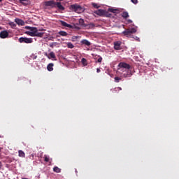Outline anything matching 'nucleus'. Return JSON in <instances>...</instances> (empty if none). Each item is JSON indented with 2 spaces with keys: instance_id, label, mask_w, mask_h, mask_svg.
Listing matches in <instances>:
<instances>
[{
  "instance_id": "1",
  "label": "nucleus",
  "mask_w": 179,
  "mask_h": 179,
  "mask_svg": "<svg viewBox=\"0 0 179 179\" xmlns=\"http://www.w3.org/2000/svg\"><path fill=\"white\" fill-rule=\"evenodd\" d=\"M117 69L123 78H131L134 75L132 67L125 62L119 63Z\"/></svg>"
},
{
  "instance_id": "2",
  "label": "nucleus",
  "mask_w": 179,
  "mask_h": 179,
  "mask_svg": "<svg viewBox=\"0 0 179 179\" xmlns=\"http://www.w3.org/2000/svg\"><path fill=\"white\" fill-rule=\"evenodd\" d=\"M25 29L30 31H27L25 32V34H27L28 36H30L31 37H43L44 36L43 32H38V29H37L36 27H25Z\"/></svg>"
},
{
  "instance_id": "3",
  "label": "nucleus",
  "mask_w": 179,
  "mask_h": 179,
  "mask_svg": "<svg viewBox=\"0 0 179 179\" xmlns=\"http://www.w3.org/2000/svg\"><path fill=\"white\" fill-rule=\"evenodd\" d=\"M134 33H136V29L131 28V29H127L125 31L122 32V34L126 37H132V34Z\"/></svg>"
},
{
  "instance_id": "4",
  "label": "nucleus",
  "mask_w": 179,
  "mask_h": 179,
  "mask_svg": "<svg viewBox=\"0 0 179 179\" xmlns=\"http://www.w3.org/2000/svg\"><path fill=\"white\" fill-rule=\"evenodd\" d=\"M72 10L76 12V13H82L83 12V8L78 4H73L71 6Z\"/></svg>"
},
{
  "instance_id": "5",
  "label": "nucleus",
  "mask_w": 179,
  "mask_h": 179,
  "mask_svg": "<svg viewBox=\"0 0 179 179\" xmlns=\"http://www.w3.org/2000/svg\"><path fill=\"white\" fill-rule=\"evenodd\" d=\"M19 43H25V44H31L33 43V38L21 37L19 38Z\"/></svg>"
},
{
  "instance_id": "6",
  "label": "nucleus",
  "mask_w": 179,
  "mask_h": 179,
  "mask_svg": "<svg viewBox=\"0 0 179 179\" xmlns=\"http://www.w3.org/2000/svg\"><path fill=\"white\" fill-rule=\"evenodd\" d=\"M94 13L98 16H104L106 15V10L103 9H99L98 10H95Z\"/></svg>"
},
{
  "instance_id": "7",
  "label": "nucleus",
  "mask_w": 179,
  "mask_h": 179,
  "mask_svg": "<svg viewBox=\"0 0 179 179\" xmlns=\"http://www.w3.org/2000/svg\"><path fill=\"white\" fill-rule=\"evenodd\" d=\"M54 8H58L59 10H65V7L61 5V2H55Z\"/></svg>"
},
{
  "instance_id": "8",
  "label": "nucleus",
  "mask_w": 179,
  "mask_h": 179,
  "mask_svg": "<svg viewBox=\"0 0 179 179\" xmlns=\"http://www.w3.org/2000/svg\"><path fill=\"white\" fill-rule=\"evenodd\" d=\"M84 27L89 30L90 29H94V27H96V24L93 22H90V24H85Z\"/></svg>"
},
{
  "instance_id": "9",
  "label": "nucleus",
  "mask_w": 179,
  "mask_h": 179,
  "mask_svg": "<svg viewBox=\"0 0 179 179\" xmlns=\"http://www.w3.org/2000/svg\"><path fill=\"white\" fill-rule=\"evenodd\" d=\"M9 36V33L8 31H2L0 33V38H6Z\"/></svg>"
},
{
  "instance_id": "10",
  "label": "nucleus",
  "mask_w": 179,
  "mask_h": 179,
  "mask_svg": "<svg viewBox=\"0 0 179 179\" xmlns=\"http://www.w3.org/2000/svg\"><path fill=\"white\" fill-rule=\"evenodd\" d=\"M121 41H115L114 42V48L115 50H121Z\"/></svg>"
},
{
  "instance_id": "11",
  "label": "nucleus",
  "mask_w": 179,
  "mask_h": 179,
  "mask_svg": "<svg viewBox=\"0 0 179 179\" xmlns=\"http://www.w3.org/2000/svg\"><path fill=\"white\" fill-rule=\"evenodd\" d=\"M80 43L83 45H87V47L92 45V43L87 41V39H83L80 41Z\"/></svg>"
},
{
  "instance_id": "12",
  "label": "nucleus",
  "mask_w": 179,
  "mask_h": 179,
  "mask_svg": "<svg viewBox=\"0 0 179 179\" xmlns=\"http://www.w3.org/2000/svg\"><path fill=\"white\" fill-rule=\"evenodd\" d=\"M15 22L17 24H18L19 26H24V21L22 20L21 19L19 18H16L15 20Z\"/></svg>"
},
{
  "instance_id": "13",
  "label": "nucleus",
  "mask_w": 179,
  "mask_h": 179,
  "mask_svg": "<svg viewBox=\"0 0 179 179\" xmlns=\"http://www.w3.org/2000/svg\"><path fill=\"white\" fill-rule=\"evenodd\" d=\"M60 24L62 26H63L64 27H68L69 29H72V25L66 23L65 21H60Z\"/></svg>"
},
{
  "instance_id": "14",
  "label": "nucleus",
  "mask_w": 179,
  "mask_h": 179,
  "mask_svg": "<svg viewBox=\"0 0 179 179\" xmlns=\"http://www.w3.org/2000/svg\"><path fill=\"white\" fill-rule=\"evenodd\" d=\"M61 36L62 37H66V36H68V34L65 31H60L58 32L57 37H61Z\"/></svg>"
},
{
  "instance_id": "15",
  "label": "nucleus",
  "mask_w": 179,
  "mask_h": 179,
  "mask_svg": "<svg viewBox=\"0 0 179 179\" xmlns=\"http://www.w3.org/2000/svg\"><path fill=\"white\" fill-rule=\"evenodd\" d=\"M18 2L24 6H27V5H30V0H18Z\"/></svg>"
},
{
  "instance_id": "16",
  "label": "nucleus",
  "mask_w": 179,
  "mask_h": 179,
  "mask_svg": "<svg viewBox=\"0 0 179 179\" xmlns=\"http://www.w3.org/2000/svg\"><path fill=\"white\" fill-rule=\"evenodd\" d=\"M55 2L54 1H48L45 2V6H54L55 7Z\"/></svg>"
},
{
  "instance_id": "17",
  "label": "nucleus",
  "mask_w": 179,
  "mask_h": 179,
  "mask_svg": "<svg viewBox=\"0 0 179 179\" xmlns=\"http://www.w3.org/2000/svg\"><path fill=\"white\" fill-rule=\"evenodd\" d=\"M54 64L52 63H50L48 66H47V69L48 71H49V72H51L52 71H54Z\"/></svg>"
},
{
  "instance_id": "18",
  "label": "nucleus",
  "mask_w": 179,
  "mask_h": 179,
  "mask_svg": "<svg viewBox=\"0 0 179 179\" xmlns=\"http://www.w3.org/2000/svg\"><path fill=\"white\" fill-rule=\"evenodd\" d=\"M121 90H122V88H121V87H115V88L111 90L113 93H115L117 92H121Z\"/></svg>"
},
{
  "instance_id": "19",
  "label": "nucleus",
  "mask_w": 179,
  "mask_h": 179,
  "mask_svg": "<svg viewBox=\"0 0 179 179\" xmlns=\"http://www.w3.org/2000/svg\"><path fill=\"white\" fill-rule=\"evenodd\" d=\"M122 16L124 17V19H127V18L129 17V14L128 13V12L124 11L122 13Z\"/></svg>"
},
{
  "instance_id": "20",
  "label": "nucleus",
  "mask_w": 179,
  "mask_h": 179,
  "mask_svg": "<svg viewBox=\"0 0 179 179\" xmlns=\"http://www.w3.org/2000/svg\"><path fill=\"white\" fill-rule=\"evenodd\" d=\"M18 156L20 157H25L26 154H24V152H23V150H19L18 151Z\"/></svg>"
},
{
  "instance_id": "21",
  "label": "nucleus",
  "mask_w": 179,
  "mask_h": 179,
  "mask_svg": "<svg viewBox=\"0 0 179 179\" xmlns=\"http://www.w3.org/2000/svg\"><path fill=\"white\" fill-rule=\"evenodd\" d=\"M79 24H80V26H83V27H85V26H86V24H85V20L82 18L79 20Z\"/></svg>"
},
{
  "instance_id": "22",
  "label": "nucleus",
  "mask_w": 179,
  "mask_h": 179,
  "mask_svg": "<svg viewBox=\"0 0 179 179\" xmlns=\"http://www.w3.org/2000/svg\"><path fill=\"white\" fill-rule=\"evenodd\" d=\"M53 171L55 173H61V169H59L58 166H55L53 168Z\"/></svg>"
},
{
  "instance_id": "23",
  "label": "nucleus",
  "mask_w": 179,
  "mask_h": 179,
  "mask_svg": "<svg viewBox=\"0 0 179 179\" xmlns=\"http://www.w3.org/2000/svg\"><path fill=\"white\" fill-rule=\"evenodd\" d=\"M81 62L84 66H86L87 65V60L85 58H83L81 59Z\"/></svg>"
},
{
  "instance_id": "24",
  "label": "nucleus",
  "mask_w": 179,
  "mask_h": 179,
  "mask_svg": "<svg viewBox=\"0 0 179 179\" xmlns=\"http://www.w3.org/2000/svg\"><path fill=\"white\" fill-rule=\"evenodd\" d=\"M108 10L111 13H116L118 10L114 8H108Z\"/></svg>"
},
{
  "instance_id": "25",
  "label": "nucleus",
  "mask_w": 179,
  "mask_h": 179,
  "mask_svg": "<svg viewBox=\"0 0 179 179\" xmlns=\"http://www.w3.org/2000/svg\"><path fill=\"white\" fill-rule=\"evenodd\" d=\"M122 79L121 77L116 76L115 77V82L116 83H120V80H122Z\"/></svg>"
},
{
  "instance_id": "26",
  "label": "nucleus",
  "mask_w": 179,
  "mask_h": 179,
  "mask_svg": "<svg viewBox=\"0 0 179 179\" xmlns=\"http://www.w3.org/2000/svg\"><path fill=\"white\" fill-rule=\"evenodd\" d=\"M50 159L52 160V159H50V157L44 155V160L45 162H46V163H48V162H50Z\"/></svg>"
},
{
  "instance_id": "27",
  "label": "nucleus",
  "mask_w": 179,
  "mask_h": 179,
  "mask_svg": "<svg viewBox=\"0 0 179 179\" xmlns=\"http://www.w3.org/2000/svg\"><path fill=\"white\" fill-rule=\"evenodd\" d=\"M49 55H50V58H52L53 59H55L56 57H55V53H54V52H50Z\"/></svg>"
},
{
  "instance_id": "28",
  "label": "nucleus",
  "mask_w": 179,
  "mask_h": 179,
  "mask_svg": "<svg viewBox=\"0 0 179 179\" xmlns=\"http://www.w3.org/2000/svg\"><path fill=\"white\" fill-rule=\"evenodd\" d=\"M67 47H68V48H73L74 45H73V44H72V43L69 42L67 43Z\"/></svg>"
},
{
  "instance_id": "29",
  "label": "nucleus",
  "mask_w": 179,
  "mask_h": 179,
  "mask_svg": "<svg viewBox=\"0 0 179 179\" xmlns=\"http://www.w3.org/2000/svg\"><path fill=\"white\" fill-rule=\"evenodd\" d=\"M92 5L93 8H95V9H99V8H100V6H98L97 3H92Z\"/></svg>"
},
{
  "instance_id": "30",
  "label": "nucleus",
  "mask_w": 179,
  "mask_h": 179,
  "mask_svg": "<svg viewBox=\"0 0 179 179\" xmlns=\"http://www.w3.org/2000/svg\"><path fill=\"white\" fill-rule=\"evenodd\" d=\"M99 58L97 59V62H99V64H101V61H103V57H101V56H98Z\"/></svg>"
},
{
  "instance_id": "31",
  "label": "nucleus",
  "mask_w": 179,
  "mask_h": 179,
  "mask_svg": "<svg viewBox=\"0 0 179 179\" xmlns=\"http://www.w3.org/2000/svg\"><path fill=\"white\" fill-rule=\"evenodd\" d=\"M10 26H11L13 29H15L16 27V24H15V22H10Z\"/></svg>"
},
{
  "instance_id": "32",
  "label": "nucleus",
  "mask_w": 179,
  "mask_h": 179,
  "mask_svg": "<svg viewBox=\"0 0 179 179\" xmlns=\"http://www.w3.org/2000/svg\"><path fill=\"white\" fill-rule=\"evenodd\" d=\"M131 1L134 3L135 5H136V3H138V0H131Z\"/></svg>"
},
{
  "instance_id": "33",
  "label": "nucleus",
  "mask_w": 179,
  "mask_h": 179,
  "mask_svg": "<svg viewBox=\"0 0 179 179\" xmlns=\"http://www.w3.org/2000/svg\"><path fill=\"white\" fill-rule=\"evenodd\" d=\"M32 59H37V55H34L32 57Z\"/></svg>"
},
{
  "instance_id": "34",
  "label": "nucleus",
  "mask_w": 179,
  "mask_h": 179,
  "mask_svg": "<svg viewBox=\"0 0 179 179\" xmlns=\"http://www.w3.org/2000/svg\"><path fill=\"white\" fill-rule=\"evenodd\" d=\"M96 72H97V73H100L101 72L100 69H96Z\"/></svg>"
},
{
  "instance_id": "35",
  "label": "nucleus",
  "mask_w": 179,
  "mask_h": 179,
  "mask_svg": "<svg viewBox=\"0 0 179 179\" xmlns=\"http://www.w3.org/2000/svg\"><path fill=\"white\" fill-rule=\"evenodd\" d=\"M127 22H128V23H132V20H127Z\"/></svg>"
},
{
  "instance_id": "36",
  "label": "nucleus",
  "mask_w": 179,
  "mask_h": 179,
  "mask_svg": "<svg viewBox=\"0 0 179 179\" xmlns=\"http://www.w3.org/2000/svg\"><path fill=\"white\" fill-rule=\"evenodd\" d=\"M135 40H137L138 41H139V38L138 36H136Z\"/></svg>"
},
{
  "instance_id": "37",
  "label": "nucleus",
  "mask_w": 179,
  "mask_h": 179,
  "mask_svg": "<svg viewBox=\"0 0 179 179\" xmlns=\"http://www.w3.org/2000/svg\"><path fill=\"white\" fill-rule=\"evenodd\" d=\"M0 169H2V162H0Z\"/></svg>"
},
{
  "instance_id": "38",
  "label": "nucleus",
  "mask_w": 179,
  "mask_h": 179,
  "mask_svg": "<svg viewBox=\"0 0 179 179\" xmlns=\"http://www.w3.org/2000/svg\"><path fill=\"white\" fill-rule=\"evenodd\" d=\"M31 156L32 157H34V155H31Z\"/></svg>"
},
{
  "instance_id": "39",
  "label": "nucleus",
  "mask_w": 179,
  "mask_h": 179,
  "mask_svg": "<svg viewBox=\"0 0 179 179\" xmlns=\"http://www.w3.org/2000/svg\"><path fill=\"white\" fill-rule=\"evenodd\" d=\"M22 179H29V178H22Z\"/></svg>"
},
{
  "instance_id": "40",
  "label": "nucleus",
  "mask_w": 179,
  "mask_h": 179,
  "mask_svg": "<svg viewBox=\"0 0 179 179\" xmlns=\"http://www.w3.org/2000/svg\"><path fill=\"white\" fill-rule=\"evenodd\" d=\"M57 1H64V0H57Z\"/></svg>"
},
{
  "instance_id": "41",
  "label": "nucleus",
  "mask_w": 179,
  "mask_h": 179,
  "mask_svg": "<svg viewBox=\"0 0 179 179\" xmlns=\"http://www.w3.org/2000/svg\"><path fill=\"white\" fill-rule=\"evenodd\" d=\"M48 58H49V59H50V57L49 56H48Z\"/></svg>"
},
{
  "instance_id": "42",
  "label": "nucleus",
  "mask_w": 179,
  "mask_h": 179,
  "mask_svg": "<svg viewBox=\"0 0 179 179\" xmlns=\"http://www.w3.org/2000/svg\"><path fill=\"white\" fill-rule=\"evenodd\" d=\"M0 2H2V0H0Z\"/></svg>"
}]
</instances>
